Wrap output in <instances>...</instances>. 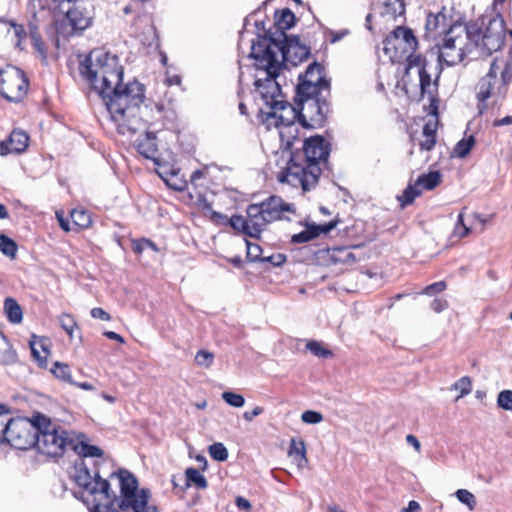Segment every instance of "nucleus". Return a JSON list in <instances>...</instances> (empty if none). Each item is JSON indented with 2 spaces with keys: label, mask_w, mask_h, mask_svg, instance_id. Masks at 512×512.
<instances>
[{
  "label": "nucleus",
  "mask_w": 512,
  "mask_h": 512,
  "mask_svg": "<svg viewBox=\"0 0 512 512\" xmlns=\"http://www.w3.org/2000/svg\"><path fill=\"white\" fill-rule=\"evenodd\" d=\"M79 73L101 97L119 134H135L145 128L140 116L145 87L137 80L122 83L123 67L116 55L94 49L80 61Z\"/></svg>",
  "instance_id": "nucleus-1"
},
{
  "label": "nucleus",
  "mask_w": 512,
  "mask_h": 512,
  "mask_svg": "<svg viewBox=\"0 0 512 512\" xmlns=\"http://www.w3.org/2000/svg\"><path fill=\"white\" fill-rule=\"evenodd\" d=\"M512 82V51L502 58H495L489 71L476 86L478 109L482 114L488 108V100L493 105L498 104L507 94L508 86Z\"/></svg>",
  "instance_id": "nucleus-2"
},
{
  "label": "nucleus",
  "mask_w": 512,
  "mask_h": 512,
  "mask_svg": "<svg viewBox=\"0 0 512 512\" xmlns=\"http://www.w3.org/2000/svg\"><path fill=\"white\" fill-rule=\"evenodd\" d=\"M473 58L488 57L498 51L505 39V22L501 15H483L466 24Z\"/></svg>",
  "instance_id": "nucleus-3"
},
{
  "label": "nucleus",
  "mask_w": 512,
  "mask_h": 512,
  "mask_svg": "<svg viewBox=\"0 0 512 512\" xmlns=\"http://www.w3.org/2000/svg\"><path fill=\"white\" fill-rule=\"evenodd\" d=\"M250 57L255 60V67L258 70L256 75V91L261 95L262 100L268 108L273 105H280L278 102L284 99L280 84L277 81L281 63L276 59V53H268L260 47H253Z\"/></svg>",
  "instance_id": "nucleus-4"
},
{
  "label": "nucleus",
  "mask_w": 512,
  "mask_h": 512,
  "mask_svg": "<svg viewBox=\"0 0 512 512\" xmlns=\"http://www.w3.org/2000/svg\"><path fill=\"white\" fill-rule=\"evenodd\" d=\"M38 423L37 450L49 457L62 456L67 449H71L75 433L68 432L61 426L53 424L49 418L37 414Z\"/></svg>",
  "instance_id": "nucleus-5"
},
{
  "label": "nucleus",
  "mask_w": 512,
  "mask_h": 512,
  "mask_svg": "<svg viewBox=\"0 0 512 512\" xmlns=\"http://www.w3.org/2000/svg\"><path fill=\"white\" fill-rule=\"evenodd\" d=\"M438 59L440 63L453 66L460 63L465 56L471 55L473 50L470 46L466 25L455 24L445 32L442 43L438 44Z\"/></svg>",
  "instance_id": "nucleus-6"
},
{
  "label": "nucleus",
  "mask_w": 512,
  "mask_h": 512,
  "mask_svg": "<svg viewBox=\"0 0 512 512\" xmlns=\"http://www.w3.org/2000/svg\"><path fill=\"white\" fill-rule=\"evenodd\" d=\"M117 476L121 491V500L115 502L118 508L125 512H158L154 505L148 504L150 491L138 490V481L132 473L120 469Z\"/></svg>",
  "instance_id": "nucleus-7"
},
{
  "label": "nucleus",
  "mask_w": 512,
  "mask_h": 512,
  "mask_svg": "<svg viewBox=\"0 0 512 512\" xmlns=\"http://www.w3.org/2000/svg\"><path fill=\"white\" fill-rule=\"evenodd\" d=\"M36 415L32 419L17 417L10 418L6 422L0 421L4 426L1 442L8 443L11 447L19 450H26L35 446L37 442L38 423Z\"/></svg>",
  "instance_id": "nucleus-8"
},
{
  "label": "nucleus",
  "mask_w": 512,
  "mask_h": 512,
  "mask_svg": "<svg viewBox=\"0 0 512 512\" xmlns=\"http://www.w3.org/2000/svg\"><path fill=\"white\" fill-rule=\"evenodd\" d=\"M330 95L312 94L303 97L295 95V105L300 108V124L303 128L322 127L330 111L327 98Z\"/></svg>",
  "instance_id": "nucleus-9"
},
{
  "label": "nucleus",
  "mask_w": 512,
  "mask_h": 512,
  "mask_svg": "<svg viewBox=\"0 0 512 512\" xmlns=\"http://www.w3.org/2000/svg\"><path fill=\"white\" fill-rule=\"evenodd\" d=\"M61 14L63 18L56 21V31L66 38L81 34L92 22V17L85 8L83 0H75Z\"/></svg>",
  "instance_id": "nucleus-10"
},
{
  "label": "nucleus",
  "mask_w": 512,
  "mask_h": 512,
  "mask_svg": "<svg viewBox=\"0 0 512 512\" xmlns=\"http://www.w3.org/2000/svg\"><path fill=\"white\" fill-rule=\"evenodd\" d=\"M321 170L315 165L297 163L296 158L292 156L285 170L278 175V181L292 187H301L303 191H309L318 183Z\"/></svg>",
  "instance_id": "nucleus-11"
},
{
  "label": "nucleus",
  "mask_w": 512,
  "mask_h": 512,
  "mask_svg": "<svg viewBox=\"0 0 512 512\" xmlns=\"http://www.w3.org/2000/svg\"><path fill=\"white\" fill-rule=\"evenodd\" d=\"M28 79L20 68L7 65L0 70V94L10 102L21 101L28 91Z\"/></svg>",
  "instance_id": "nucleus-12"
},
{
  "label": "nucleus",
  "mask_w": 512,
  "mask_h": 512,
  "mask_svg": "<svg viewBox=\"0 0 512 512\" xmlns=\"http://www.w3.org/2000/svg\"><path fill=\"white\" fill-rule=\"evenodd\" d=\"M298 80L295 89L297 97L312 94L330 95V82L323 75V69L317 62L310 64L305 73L299 75Z\"/></svg>",
  "instance_id": "nucleus-13"
},
{
  "label": "nucleus",
  "mask_w": 512,
  "mask_h": 512,
  "mask_svg": "<svg viewBox=\"0 0 512 512\" xmlns=\"http://www.w3.org/2000/svg\"><path fill=\"white\" fill-rule=\"evenodd\" d=\"M280 105H273L267 115L268 118H275L276 126L280 129L279 133L281 137H284L286 133L291 134L292 130L297 132L295 123H300V108L291 105L285 99L278 102Z\"/></svg>",
  "instance_id": "nucleus-14"
},
{
  "label": "nucleus",
  "mask_w": 512,
  "mask_h": 512,
  "mask_svg": "<svg viewBox=\"0 0 512 512\" xmlns=\"http://www.w3.org/2000/svg\"><path fill=\"white\" fill-rule=\"evenodd\" d=\"M274 18V33H270L268 37H264L261 43L257 45V48H260L261 46L263 50L267 47L268 53H276L272 48V45L275 43L279 44V41L283 42L282 40L288 38L289 36L285 31L293 27L295 24V15L289 8L276 11ZM254 47H256V45Z\"/></svg>",
  "instance_id": "nucleus-15"
},
{
  "label": "nucleus",
  "mask_w": 512,
  "mask_h": 512,
  "mask_svg": "<svg viewBox=\"0 0 512 512\" xmlns=\"http://www.w3.org/2000/svg\"><path fill=\"white\" fill-rule=\"evenodd\" d=\"M282 41H279V44L275 43L272 45L276 52V59H278V54L280 53L284 62H289L296 66L309 57V47L301 44L298 36H290Z\"/></svg>",
  "instance_id": "nucleus-16"
},
{
  "label": "nucleus",
  "mask_w": 512,
  "mask_h": 512,
  "mask_svg": "<svg viewBox=\"0 0 512 512\" xmlns=\"http://www.w3.org/2000/svg\"><path fill=\"white\" fill-rule=\"evenodd\" d=\"M383 44L385 54L393 58L398 49L414 51L418 42L411 29L398 26L385 38Z\"/></svg>",
  "instance_id": "nucleus-17"
},
{
  "label": "nucleus",
  "mask_w": 512,
  "mask_h": 512,
  "mask_svg": "<svg viewBox=\"0 0 512 512\" xmlns=\"http://www.w3.org/2000/svg\"><path fill=\"white\" fill-rule=\"evenodd\" d=\"M441 182V174L439 171H431L420 175L413 185H409L398 197L402 206L411 204L416 197L421 195L423 190H433Z\"/></svg>",
  "instance_id": "nucleus-18"
},
{
  "label": "nucleus",
  "mask_w": 512,
  "mask_h": 512,
  "mask_svg": "<svg viewBox=\"0 0 512 512\" xmlns=\"http://www.w3.org/2000/svg\"><path fill=\"white\" fill-rule=\"evenodd\" d=\"M305 163L321 168L326 165L330 154V144L322 136H314L305 140L303 144Z\"/></svg>",
  "instance_id": "nucleus-19"
},
{
  "label": "nucleus",
  "mask_w": 512,
  "mask_h": 512,
  "mask_svg": "<svg viewBox=\"0 0 512 512\" xmlns=\"http://www.w3.org/2000/svg\"><path fill=\"white\" fill-rule=\"evenodd\" d=\"M258 205L261 210H263V214L269 223L284 219L286 212H295V208L292 204L286 203L281 197L275 195L258 203Z\"/></svg>",
  "instance_id": "nucleus-20"
},
{
  "label": "nucleus",
  "mask_w": 512,
  "mask_h": 512,
  "mask_svg": "<svg viewBox=\"0 0 512 512\" xmlns=\"http://www.w3.org/2000/svg\"><path fill=\"white\" fill-rule=\"evenodd\" d=\"M71 450H73L75 453H77L80 456V458L78 460H76L75 463H77L79 461H84L86 466H88V464L84 458L101 457L103 455L102 449H100L99 447H97L95 445H90V444L86 443V436L83 433L74 435ZM74 466H76V464H74ZM87 468H89V467H87ZM73 470L74 471L72 473V478L74 479V474L76 472L75 467H73ZM88 470H89L91 476H94L95 472L99 473L98 470H94L93 472H91L90 469H88Z\"/></svg>",
  "instance_id": "nucleus-21"
},
{
  "label": "nucleus",
  "mask_w": 512,
  "mask_h": 512,
  "mask_svg": "<svg viewBox=\"0 0 512 512\" xmlns=\"http://www.w3.org/2000/svg\"><path fill=\"white\" fill-rule=\"evenodd\" d=\"M29 136L22 130H13L8 140L0 142V155L20 154L28 147Z\"/></svg>",
  "instance_id": "nucleus-22"
},
{
  "label": "nucleus",
  "mask_w": 512,
  "mask_h": 512,
  "mask_svg": "<svg viewBox=\"0 0 512 512\" xmlns=\"http://www.w3.org/2000/svg\"><path fill=\"white\" fill-rule=\"evenodd\" d=\"M246 213L249 223L248 236L252 238H259L262 231L270 223L264 216L263 210H261L258 203L250 204L247 207Z\"/></svg>",
  "instance_id": "nucleus-23"
},
{
  "label": "nucleus",
  "mask_w": 512,
  "mask_h": 512,
  "mask_svg": "<svg viewBox=\"0 0 512 512\" xmlns=\"http://www.w3.org/2000/svg\"><path fill=\"white\" fill-rule=\"evenodd\" d=\"M445 8L437 13H428L425 22V35L426 39H436L438 36L445 34L447 26V17L444 13Z\"/></svg>",
  "instance_id": "nucleus-24"
},
{
  "label": "nucleus",
  "mask_w": 512,
  "mask_h": 512,
  "mask_svg": "<svg viewBox=\"0 0 512 512\" xmlns=\"http://www.w3.org/2000/svg\"><path fill=\"white\" fill-rule=\"evenodd\" d=\"M156 140L154 132L146 131L144 138L138 141L137 151L146 159L152 160L159 167L162 164L157 156L158 147Z\"/></svg>",
  "instance_id": "nucleus-25"
},
{
  "label": "nucleus",
  "mask_w": 512,
  "mask_h": 512,
  "mask_svg": "<svg viewBox=\"0 0 512 512\" xmlns=\"http://www.w3.org/2000/svg\"><path fill=\"white\" fill-rule=\"evenodd\" d=\"M158 175L170 188L175 191H184L188 188V181L180 176V171L169 168L167 165H160L157 170Z\"/></svg>",
  "instance_id": "nucleus-26"
},
{
  "label": "nucleus",
  "mask_w": 512,
  "mask_h": 512,
  "mask_svg": "<svg viewBox=\"0 0 512 512\" xmlns=\"http://www.w3.org/2000/svg\"><path fill=\"white\" fill-rule=\"evenodd\" d=\"M376 10L383 19L396 20L404 15L405 5L403 0H384Z\"/></svg>",
  "instance_id": "nucleus-27"
},
{
  "label": "nucleus",
  "mask_w": 512,
  "mask_h": 512,
  "mask_svg": "<svg viewBox=\"0 0 512 512\" xmlns=\"http://www.w3.org/2000/svg\"><path fill=\"white\" fill-rule=\"evenodd\" d=\"M4 310L7 315L8 320L13 324H19L23 319V312L21 306L18 302L8 297L4 301Z\"/></svg>",
  "instance_id": "nucleus-28"
},
{
  "label": "nucleus",
  "mask_w": 512,
  "mask_h": 512,
  "mask_svg": "<svg viewBox=\"0 0 512 512\" xmlns=\"http://www.w3.org/2000/svg\"><path fill=\"white\" fill-rule=\"evenodd\" d=\"M30 348L34 359L41 367H45L47 364V357L49 355V350L46 345L42 341H31Z\"/></svg>",
  "instance_id": "nucleus-29"
},
{
  "label": "nucleus",
  "mask_w": 512,
  "mask_h": 512,
  "mask_svg": "<svg viewBox=\"0 0 512 512\" xmlns=\"http://www.w3.org/2000/svg\"><path fill=\"white\" fill-rule=\"evenodd\" d=\"M50 371L57 379H59L63 382L69 383V384H74V381H73L72 375H71V369L68 364L56 361V362H54Z\"/></svg>",
  "instance_id": "nucleus-30"
},
{
  "label": "nucleus",
  "mask_w": 512,
  "mask_h": 512,
  "mask_svg": "<svg viewBox=\"0 0 512 512\" xmlns=\"http://www.w3.org/2000/svg\"><path fill=\"white\" fill-rule=\"evenodd\" d=\"M187 485H194L199 489H205L208 486L206 478L200 471L194 467H189L185 471Z\"/></svg>",
  "instance_id": "nucleus-31"
},
{
  "label": "nucleus",
  "mask_w": 512,
  "mask_h": 512,
  "mask_svg": "<svg viewBox=\"0 0 512 512\" xmlns=\"http://www.w3.org/2000/svg\"><path fill=\"white\" fill-rule=\"evenodd\" d=\"M466 208H463L462 211L459 213L457 217V221L455 223L453 232L451 234V239H457L460 240L466 236H468L471 233V226H468L464 222V211Z\"/></svg>",
  "instance_id": "nucleus-32"
},
{
  "label": "nucleus",
  "mask_w": 512,
  "mask_h": 512,
  "mask_svg": "<svg viewBox=\"0 0 512 512\" xmlns=\"http://www.w3.org/2000/svg\"><path fill=\"white\" fill-rule=\"evenodd\" d=\"M70 216L74 225L81 229L88 228L92 223L90 213L84 209H73Z\"/></svg>",
  "instance_id": "nucleus-33"
},
{
  "label": "nucleus",
  "mask_w": 512,
  "mask_h": 512,
  "mask_svg": "<svg viewBox=\"0 0 512 512\" xmlns=\"http://www.w3.org/2000/svg\"><path fill=\"white\" fill-rule=\"evenodd\" d=\"M290 456H295L296 461L298 462V465L301 466L302 462H306V450H305V444L303 441L296 442L295 439H292L290 441L289 451Z\"/></svg>",
  "instance_id": "nucleus-34"
},
{
  "label": "nucleus",
  "mask_w": 512,
  "mask_h": 512,
  "mask_svg": "<svg viewBox=\"0 0 512 512\" xmlns=\"http://www.w3.org/2000/svg\"><path fill=\"white\" fill-rule=\"evenodd\" d=\"M421 94H428L431 98L433 97L434 90L432 88L431 75L426 71L425 67H421L418 70Z\"/></svg>",
  "instance_id": "nucleus-35"
},
{
  "label": "nucleus",
  "mask_w": 512,
  "mask_h": 512,
  "mask_svg": "<svg viewBox=\"0 0 512 512\" xmlns=\"http://www.w3.org/2000/svg\"><path fill=\"white\" fill-rule=\"evenodd\" d=\"M474 144L475 138L473 135H470L468 138L460 140L454 148L455 155L459 158L466 157L470 153Z\"/></svg>",
  "instance_id": "nucleus-36"
},
{
  "label": "nucleus",
  "mask_w": 512,
  "mask_h": 512,
  "mask_svg": "<svg viewBox=\"0 0 512 512\" xmlns=\"http://www.w3.org/2000/svg\"><path fill=\"white\" fill-rule=\"evenodd\" d=\"M18 247L14 240L9 238L5 234H0V251L11 258H14L16 256Z\"/></svg>",
  "instance_id": "nucleus-37"
},
{
  "label": "nucleus",
  "mask_w": 512,
  "mask_h": 512,
  "mask_svg": "<svg viewBox=\"0 0 512 512\" xmlns=\"http://www.w3.org/2000/svg\"><path fill=\"white\" fill-rule=\"evenodd\" d=\"M336 225H337V221L332 220V221H330L328 223H325V224L307 225L306 228L308 229L311 238L315 239V238H317L321 234L329 233L331 230H333L336 227Z\"/></svg>",
  "instance_id": "nucleus-38"
},
{
  "label": "nucleus",
  "mask_w": 512,
  "mask_h": 512,
  "mask_svg": "<svg viewBox=\"0 0 512 512\" xmlns=\"http://www.w3.org/2000/svg\"><path fill=\"white\" fill-rule=\"evenodd\" d=\"M210 457L215 461H226L228 458V450L223 443L216 442L209 446Z\"/></svg>",
  "instance_id": "nucleus-39"
},
{
  "label": "nucleus",
  "mask_w": 512,
  "mask_h": 512,
  "mask_svg": "<svg viewBox=\"0 0 512 512\" xmlns=\"http://www.w3.org/2000/svg\"><path fill=\"white\" fill-rule=\"evenodd\" d=\"M452 388L460 392V394L455 399V401H458L460 398L468 395L471 392V379L468 376H463L453 384Z\"/></svg>",
  "instance_id": "nucleus-40"
},
{
  "label": "nucleus",
  "mask_w": 512,
  "mask_h": 512,
  "mask_svg": "<svg viewBox=\"0 0 512 512\" xmlns=\"http://www.w3.org/2000/svg\"><path fill=\"white\" fill-rule=\"evenodd\" d=\"M215 356L207 350H199L195 355V364L202 368H210L214 363Z\"/></svg>",
  "instance_id": "nucleus-41"
},
{
  "label": "nucleus",
  "mask_w": 512,
  "mask_h": 512,
  "mask_svg": "<svg viewBox=\"0 0 512 512\" xmlns=\"http://www.w3.org/2000/svg\"><path fill=\"white\" fill-rule=\"evenodd\" d=\"M306 349L319 358H328L332 356V352L323 347L319 341L311 340L306 344Z\"/></svg>",
  "instance_id": "nucleus-42"
},
{
  "label": "nucleus",
  "mask_w": 512,
  "mask_h": 512,
  "mask_svg": "<svg viewBox=\"0 0 512 512\" xmlns=\"http://www.w3.org/2000/svg\"><path fill=\"white\" fill-rule=\"evenodd\" d=\"M254 25L256 28L257 41H255L254 39L250 41L251 49L253 48V46L259 45L264 37H268L270 33H274V31L271 28H266L265 21L263 20H255Z\"/></svg>",
  "instance_id": "nucleus-43"
},
{
  "label": "nucleus",
  "mask_w": 512,
  "mask_h": 512,
  "mask_svg": "<svg viewBox=\"0 0 512 512\" xmlns=\"http://www.w3.org/2000/svg\"><path fill=\"white\" fill-rule=\"evenodd\" d=\"M497 406L500 409L512 411V390L505 389L497 395Z\"/></svg>",
  "instance_id": "nucleus-44"
},
{
  "label": "nucleus",
  "mask_w": 512,
  "mask_h": 512,
  "mask_svg": "<svg viewBox=\"0 0 512 512\" xmlns=\"http://www.w3.org/2000/svg\"><path fill=\"white\" fill-rule=\"evenodd\" d=\"M230 225L233 229L240 231L248 236L249 223L247 217H244L242 215H233L230 218Z\"/></svg>",
  "instance_id": "nucleus-45"
},
{
  "label": "nucleus",
  "mask_w": 512,
  "mask_h": 512,
  "mask_svg": "<svg viewBox=\"0 0 512 512\" xmlns=\"http://www.w3.org/2000/svg\"><path fill=\"white\" fill-rule=\"evenodd\" d=\"M222 399L230 406L240 408L245 404V399L242 395L225 391L222 393Z\"/></svg>",
  "instance_id": "nucleus-46"
},
{
  "label": "nucleus",
  "mask_w": 512,
  "mask_h": 512,
  "mask_svg": "<svg viewBox=\"0 0 512 512\" xmlns=\"http://www.w3.org/2000/svg\"><path fill=\"white\" fill-rule=\"evenodd\" d=\"M457 499L468 506L470 510H473L476 506V498L475 496L466 489H459L455 493Z\"/></svg>",
  "instance_id": "nucleus-47"
},
{
  "label": "nucleus",
  "mask_w": 512,
  "mask_h": 512,
  "mask_svg": "<svg viewBox=\"0 0 512 512\" xmlns=\"http://www.w3.org/2000/svg\"><path fill=\"white\" fill-rule=\"evenodd\" d=\"M17 362V353L9 345L0 349V364L12 365Z\"/></svg>",
  "instance_id": "nucleus-48"
},
{
  "label": "nucleus",
  "mask_w": 512,
  "mask_h": 512,
  "mask_svg": "<svg viewBox=\"0 0 512 512\" xmlns=\"http://www.w3.org/2000/svg\"><path fill=\"white\" fill-rule=\"evenodd\" d=\"M59 323L63 330L70 336H72L74 329L77 327L75 319L70 314L60 315Z\"/></svg>",
  "instance_id": "nucleus-49"
},
{
  "label": "nucleus",
  "mask_w": 512,
  "mask_h": 512,
  "mask_svg": "<svg viewBox=\"0 0 512 512\" xmlns=\"http://www.w3.org/2000/svg\"><path fill=\"white\" fill-rule=\"evenodd\" d=\"M246 245H247V258L251 262L262 261V258H263V257H261L262 248L258 244L251 243L249 241H246Z\"/></svg>",
  "instance_id": "nucleus-50"
},
{
  "label": "nucleus",
  "mask_w": 512,
  "mask_h": 512,
  "mask_svg": "<svg viewBox=\"0 0 512 512\" xmlns=\"http://www.w3.org/2000/svg\"><path fill=\"white\" fill-rule=\"evenodd\" d=\"M301 420L307 424H318L323 420V415L317 411L307 410L302 413Z\"/></svg>",
  "instance_id": "nucleus-51"
},
{
  "label": "nucleus",
  "mask_w": 512,
  "mask_h": 512,
  "mask_svg": "<svg viewBox=\"0 0 512 512\" xmlns=\"http://www.w3.org/2000/svg\"><path fill=\"white\" fill-rule=\"evenodd\" d=\"M446 289V284L444 281L435 282L433 284L428 285L424 289V294L433 296L435 294L441 293Z\"/></svg>",
  "instance_id": "nucleus-52"
},
{
  "label": "nucleus",
  "mask_w": 512,
  "mask_h": 512,
  "mask_svg": "<svg viewBox=\"0 0 512 512\" xmlns=\"http://www.w3.org/2000/svg\"><path fill=\"white\" fill-rule=\"evenodd\" d=\"M286 261V256L281 253L273 254L268 257H263L261 262H269L273 266H281Z\"/></svg>",
  "instance_id": "nucleus-53"
},
{
  "label": "nucleus",
  "mask_w": 512,
  "mask_h": 512,
  "mask_svg": "<svg viewBox=\"0 0 512 512\" xmlns=\"http://www.w3.org/2000/svg\"><path fill=\"white\" fill-rule=\"evenodd\" d=\"M149 245H152V241L146 238H142L133 242V251L137 254H141L146 249H148Z\"/></svg>",
  "instance_id": "nucleus-54"
},
{
  "label": "nucleus",
  "mask_w": 512,
  "mask_h": 512,
  "mask_svg": "<svg viewBox=\"0 0 512 512\" xmlns=\"http://www.w3.org/2000/svg\"><path fill=\"white\" fill-rule=\"evenodd\" d=\"M31 43L36 52L39 53L43 58H46V48L41 35L38 37L34 36L31 39Z\"/></svg>",
  "instance_id": "nucleus-55"
},
{
  "label": "nucleus",
  "mask_w": 512,
  "mask_h": 512,
  "mask_svg": "<svg viewBox=\"0 0 512 512\" xmlns=\"http://www.w3.org/2000/svg\"><path fill=\"white\" fill-rule=\"evenodd\" d=\"M10 25L13 29L14 36L17 38L16 46L19 47L21 40L26 35L24 27L22 25H19L13 21L10 22Z\"/></svg>",
  "instance_id": "nucleus-56"
},
{
  "label": "nucleus",
  "mask_w": 512,
  "mask_h": 512,
  "mask_svg": "<svg viewBox=\"0 0 512 512\" xmlns=\"http://www.w3.org/2000/svg\"><path fill=\"white\" fill-rule=\"evenodd\" d=\"M90 314L95 319H100L102 321H110L111 316L109 313H107L105 310H103L100 307H95L91 309Z\"/></svg>",
  "instance_id": "nucleus-57"
},
{
  "label": "nucleus",
  "mask_w": 512,
  "mask_h": 512,
  "mask_svg": "<svg viewBox=\"0 0 512 512\" xmlns=\"http://www.w3.org/2000/svg\"><path fill=\"white\" fill-rule=\"evenodd\" d=\"M423 137L424 139L420 142V148L426 151L432 150L436 143V135H428Z\"/></svg>",
  "instance_id": "nucleus-58"
},
{
  "label": "nucleus",
  "mask_w": 512,
  "mask_h": 512,
  "mask_svg": "<svg viewBox=\"0 0 512 512\" xmlns=\"http://www.w3.org/2000/svg\"><path fill=\"white\" fill-rule=\"evenodd\" d=\"M310 240H312V238L307 228L300 233L294 234L291 238L293 243H306Z\"/></svg>",
  "instance_id": "nucleus-59"
},
{
  "label": "nucleus",
  "mask_w": 512,
  "mask_h": 512,
  "mask_svg": "<svg viewBox=\"0 0 512 512\" xmlns=\"http://www.w3.org/2000/svg\"><path fill=\"white\" fill-rule=\"evenodd\" d=\"M425 60L420 55H409L408 57V67H418V70L421 67H425L424 65Z\"/></svg>",
  "instance_id": "nucleus-60"
},
{
  "label": "nucleus",
  "mask_w": 512,
  "mask_h": 512,
  "mask_svg": "<svg viewBox=\"0 0 512 512\" xmlns=\"http://www.w3.org/2000/svg\"><path fill=\"white\" fill-rule=\"evenodd\" d=\"M448 307V303L445 299H442V298H435L432 302H431V308L436 312V313H440L442 312L443 310H445L446 308Z\"/></svg>",
  "instance_id": "nucleus-61"
},
{
  "label": "nucleus",
  "mask_w": 512,
  "mask_h": 512,
  "mask_svg": "<svg viewBox=\"0 0 512 512\" xmlns=\"http://www.w3.org/2000/svg\"><path fill=\"white\" fill-rule=\"evenodd\" d=\"M329 34L331 36L330 42L336 43V42L340 41L341 39H343L345 36H347L349 34V30L348 29H342L339 31L331 30L329 32Z\"/></svg>",
  "instance_id": "nucleus-62"
},
{
  "label": "nucleus",
  "mask_w": 512,
  "mask_h": 512,
  "mask_svg": "<svg viewBox=\"0 0 512 512\" xmlns=\"http://www.w3.org/2000/svg\"><path fill=\"white\" fill-rule=\"evenodd\" d=\"M263 413V408L261 406L254 407L251 411H246L243 413V418L246 421H252L255 417L261 415Z\"/></svg>",
  "instance_id": "nucleus-63"
},
{
  "label": "nucleus",
  "mask_w": 512,
  "mask_h": 512,
  "mask_svg": "<svg viewBox=\"0 0 512 512\" xmlns=\"http://www.w3.org/2000/svg\"><path fill=\"white\" fill-rule=\"evenodd\" d=\"M56 4V9L59 14L71 6L75 0H52Z\"/></svg>",
  "instance_id": "nucleus-64"
}]
</instances>
